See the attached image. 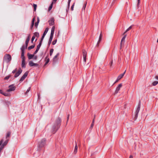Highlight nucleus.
Listing matches in <instances>:
<instances>
[{
	"instance_id": "18",
	"label": "nucleus",
	"mask_w": 158,
	"mask_h": 158,
	"mask_svg": "<svg viewBox=\"0 0 158 158\" xmlns=\"http://www.w3.org/2000/svg\"><path fill=\"white\" fill-rule=\"evenodd\" d=\"M125 39H124V38L123 39L122 38V39L121 40V43H120V49H121V48H122V47L123 45L124 44L125 42Z\"/></svg>"
},
{
	"instance_id": "39",
	"label": "nucleus",
	"mask_w": 158,
	"mask_h": 158,
	"mask_svg": "<svg viewBox=\"0 0 158 158\" xmlns=\"http://www.w3.org/2000/svg\"><path fill=\"white\" fill-rule=\"evenodd\" d=\"M30 87H29L28 88V89L26 91V94L27 93H28L29 91L30 90Z\"/></svg>"
},
{
	"instance_id": "12",
	"label": "nucleus",
	"mask_w": 158,
	"mask_h": 158,
	"mask_svg": "<svg viewBox=\"0 0 158 158\" xmlns=\"http://www.w3.org/2000/svg\"><path fill=\"white\" fill-rule=\"evenodd\" d=\"M48 28H47L46 29L45 31H44V33L43 34L42 36V37L41 40V41H43V40L44 36H45V35H46V34H47V32L48 31Z\"/></svg>"
},
{
	"instance_id": "42",
	"label": "nucleus",
	"mask_w": 158,
	"mask_h": 158,
	"mask_svg": "<svg viewBox=\"0 0 158 158\" xmlns=\"http://www.w3.org/2000/svg\"><path fill=\"white\" fill-rule=\"evenodd\" d=\"M35 39V37H34L33 36L32 38L31 39V42L32 43H33V41Z\"/></svg>"
},
{
	"instance_id": "51",
	"label": "nucleus",
	"mask_w": 158,
	"mask_h": 158,
	"mask_svg": "<svg viewBox=\"0 0 158 158\" xmlns=\"http://www.w3.org/2000/svg\"><path fill=\"white\" fill-rule=\"evenodd\" d=\"M34 23H31V28H32V27H33V26L34 25Z\"/></svg>"
},
{
	"instance_id": "35",
	"label": "nucleus",
	"mask_w": 158,
	"mask_h": 158,
	"mask_svg": "<svg viewBox=\"0 0 158 158\" xmlns=\"http://www.w3.org/2000/svg\"><path fill=\"white\" fill-rule=\"evenodd\" d=\"M33 7L34 8V10L35 11L37 7V5L35 4H33Z\"/></svg>"
},
{
	"instance_id": "1",
	"label": "nucleus",
	"mask_w": 158,
	"mask_h": 158,
	"mask_svg": "<svg viewBox=\"0 0 158 158\" xmlns=\"http://www.w3.org/2000/svg\"><path fill=\"white\" fill-rule=\"evenodd\" d=\"M61 122V119L60 118L58 117L55 120V125L53 126L52 128V132L54 133L59 128L60 123Z\"/></svg>"
},
{
	"instance_id": "43",
	"label": "nucleus",
	"mask_w": 158,
	"mask_h": 158,
	"mask_svg": "<svg viewBox=\"0 0 158 158\" xmlns=\"http://www.w3.org/2000/svg\"><path fill=\"white\" fill-rule=\"evenodd\" d=\"M112 64H113V61L112 60L110 62V68H111L112 67Z\"/></svg>"
},
{
	"instance_id": "26",
	"label": "nucleus",
	"mask_w": 158,
	"mask_h": 158,
	"mask_svg": "<svg viewBox=\"0 0 158 158\" xmlns=\"http://www.w3.org/2000/svg\"><path fill=\"white\" fill-rule=\"evenodd\" d=\"M11 133L10 132H8L7 133V134H6V139H9L8 138L9 137Z\"/></svg>"
},
{
	"instance_id": "30",
	"label": "nucleus",
	"mask_w": 158,
	"mask_h": 158,
	"mask_svg": "<svg viewBox=\"0 0 158 158\" xmlns=\"http://www.w3.org/2000/svg\"><path fill=\"white\" fill-rule=\"evenodd\" d=\"M2 94L6 96H10V94L7 93H4L2 92Z\"/></svg>"
},
{
	"instance_id": "64",
	"label": "nucleus",
	"mask_w": 158,
	"mask_h": 158,
	"mask_svg": "<svg viewBox=\"0 0 158 158\" xmlns=\"http://www.w3.org/2000/svg\"><path fill=\"white\" fill-rule=\"evenodd\" d=\"M125 32L123 33V35H124L125 34Z\"/></svg>"
},
{
	"instance_id": "60",
	"label": "nucleus",
	"mask_w": 158,
	"mask_h": 158,
	"mask_svg": "<svg viewBox=\"0 0 158 158\" xmlns=\"http://www.w3.org/2000/svg\"><path fill=\"white\" fill-rule=\"evenodd\" d=\"M138 5L139 3L140 0H138Z\"/></svg>"
},
{
	"instance_id": "24",
	"label": "nucleus",
	"mask_w": 158,
	"mask_h": 158,
	"mask_svg": "<svg viewBox=\"0 0 158 158\" xmlns=\"http://www.w3.org/2000/svg\"><path fill=\"white\" fill-rule=\"evenodd\" d=\"M102 39V35L101 33L99 37V40H98V43H97V45H98L99 43L100 42V41H101Z\"/></svg>"
},
{
	"instance_id": "22",
	"label": "nucleus",
	"mask_w": 158,
	"mask_h": 158,
	"mask_svg": "<svg viewBox=\"0 0 158 158\" xmlns=\"http://www.w3.org/2000/svg\"><path fill=\"white\" fill-rule=\"evenodd\" d=\"M33 36L35 37H35L38 38L39 36V33L37 32H35L34 33V35Z\"/></svg>"
},
{
	"instance_id": "37",
	"label": "nucleus",
	"mask_w": 158,
	"mask_h": 158,
	"mask_svg": "<svg viewBox=\"0 0 158 158\" xmlns=\"http://www.w3.org/2000/svg\"><path fill=\"white\" fill-rule=\"evenodd\" d=\"M56 41H57V40H56L53 41V42H52V44L53 45L55 44H56Z\"/></svg>"
},
{
	"instance_id": "3",
	"label": "nucleus",
	"mask_w": 158,
	"mask_h": 158,
	"mask_svg": "<svg viewBox=\"0 0 158 158\" xmlns=\"http://www.w3.org/2000/svg\"><path fill=\"white\" fill-rule=\"evenodd\" d=\"M9 140V139H6V140L2 144V143L3 142V139H2L0 141V146L1 147H2V148H3L4 146L7 144Z\"/></svg>"
},
{
	"instance_id": "50",
	"label": "nucleus",
	"mask_w": 158,
	"mask_h": 158,
	"mask_svg": "<svg viewBox=\"0 0 158 158\" xmlns=\"http://www.w3.org/2000/svg\"><path fill=\"white\" fill-rule=\"evenodd\" d=\"M94 125V123H92L91 124V127L92 128Z\"/></svg>"
},
{
	"instance_id": "40",
	"label": "nucleus",
	"mask_w": 158,
	"mask_h": 158,
	"mask_svg": "<svg viewBox=\"0 0 158 158\" xmlns=\"http://www.w3.org/2000/svg\"><path fill=\"white\" fill-rule=\"evenodd\" d=\"M132 26H130L127 29V31H128L132 28Z\"/></svg>"
},
{
	"instance_id": "55",
	"label": "nucleus",
	"mask_w": 158,
	"mask_h": 158,
	"mask_svg": "<svg viewBox=\"0 0 158 158\" xmlns=\"http://www.w3.org/2000/svg\"><path fill=\"white\" fill-rule=\"evenodd\" d=\"M155 78H156V79H157L158 80V76H156L155 77Z\"/></svg>"
},
{
	"instance_id": "56",
	"label": "nucleus",
	"mask_w": 158,
	"mask_h": 158,
	"mask_svg": "<svg viewBox=\"0 0 158 158\" xmlns=\"http://www.w3.org/2000/svg\"><path fill=\"white\" fill-rule=\"evenodd\" d=\"M0 93L1 94H2V90L0 89Z\"/></svg>"
},
{
	"instance_id": "4",
	"label": "nucleus",
	"mask_w": 158,
	"mask_h": 158,
	"mask_svg": "<svg viewBox=\"0 0 158 158\" xmlns=\"http://www.w3.org/2000/svg\"><path fill=\"white\" fill-rule=\"evenodd\" d=\"M46 139H43L39 142V147L42 148L43 147L45 144Z\"/></svg>"
},
{
	"instance_id": "2",
	"label": "nucleus",
	"mask_w": 158,
	"mask_h": 158,
	"mask_svg": "<svg viewBox=\"0 0 158 158\" xmlns=\"http://www.w3.org/2000/svg\"><path fill=\"white\" fill-rule=\"evenodd\" d=\"M11 60V56L9 54H6L3 57V61L6 63L9 62Z\"/></svg>"
},
{
	"instance_id": "7",
	"label": "nucleus",
	"mask_w": 158,
	"mask_h": 158,
	"mask_svg": "<svg viewBox=\"0 0 158 158\" xmlns=\"http://www.w3.org/2000/svg\"><path fill=\"white\" fill-rule=\"evenodd\" d=\"M28 74V72H26L24 75L19 80V81L21 82L23 81V80L26 78Z\"/></svg>"
},
{
	"instance_id": "10",
	"label": "nucleus",
	"mask_w": 158,
	"mask_h": 158,
	"mask_svg": "<svg viewBox=\"0 0 158 158\" xmlns=\"http://www.w3.org/2000/svg\"><path fill=\"white\" fill-rule=\"evenodd\" d=\"M29 64L30 66L32 67L33 66H38L39 65L37 63H33L32 61H30L29 62Z\"/></svg>"
},
{
	"instance_id": "23",
	"label": "nucleus",
	"mask_w": 158,
	"mask_h": 158,
	"mask_svg": "<svg viewBox=\"0 0 158 158\" xmlns=\"http://www.w3.org/2000/svg\"><path fill=\"white\" fill-rule=\"evenodd\" d=\"M54 30H55V27H54V26H53L52 27V29H51V35H53L54 33Z\"/></svg>"
},
{
	"instance_id": "5",
	"label": "nucleus",
	"mask_w": 158,
	"mask_h": 158,
	"mask_svg": "<svg viewBox=\"0 0 158 158\" xmlns=\"http://www.w3.org/2000/svg\"><path fill=\"white\" fill-rule=\"evenodd\" d=\"M9 89L7 90V91L8 92H9L11 91H14L16 88L13 85H12L9 86Z\"/></svg>"
},
{
	"instance_id": "33",
	"label": "nucleus",
	"mask_w": 158,
	"mask_h": 158,
	"mask_svg": "<svg viewBox=\"0 0 158 158\" xmlns=\"http://www.w3.org/2000/svg\"><path fill=\"white\" fill-rule=\"evenodd\" d=\"M53 2L52 3L48 8V10L50 11L52 8Z\"/></svg>"
},
{
	"instance_id": "45",
	"label": "nucleus",
	"mask_w": 158,
	"mask_h": 158,
	"mask_svg": "<svg viewBox=\"0 0 158 158\" xmlns=\"http://www.w3.org/2000/svg\"><path fill=\"white\" fill-rule=\"evenodd\" d=\"M37 58V57L36 56H34L33 57V59L35 60H36Z\"/></svg>"
},
{
	"instance_id": "49",
	"label": "nucleus",
	"mask_w": 158,
	"mask_h": 158,
	"mask_svg": "<svg viewBox=\"0 0 158 158\" xmlns=\"http://www.w3.org/2000/svg\"><path fill=\"white\" fill-rule=\"evenodd\" d=\"M74 5H73L72 6H71V9L72 10H73V7H74Z\"/></svg>"
},
{
	"instance_id": "19",
	"label": "nucleus",
	"mask_w": 158,
	"mask_h": 158,
	"mask_svg": "<svg viewBox=\"0 0 158 158\" xmlns=\"http://www.w3.org/2000/svg\"><path fill=\"white\" fill-rule=\"evenodd\" d=\"M30 40V37L28 36L27 39L26 40L25 42L26 48H27L28 45V43Z\"/></svg>"
},
{
	"instance_id": "27",
	"label": "nucleus",
	"mask_w": 158,
	"mask_h": 158,
	"mask_svg": "<svg viewBox=\"0 0 158 158\" xmlns=\"http://www.w3.org/2000/svg\"><path fill=\"white\" fill-rule=\"evenodd\" d=\"M40 22V19L38 17L37 18V21L36 22L35 24V26L37 28V27L38 25Z\"/></svg>"
},
{
	"instance_id": "53",
	"label": "nucleus",
	"mask_w": 158,
	"mask_h": 158,
	"mask_svg": "<svg viewBox=\"0 0 158 158\" xmlns=\"http://www.w3.org/2000/svg\"><path fill=\"white\" fill-rule=\"evenodd\" d=\"M127 35H124V37L123 38V39H125Z\"/></svg>"
},
{
	"instance_id": "16",
	"label": "nucleus",
	"mask_w": 158,
	"mask_h": 158,
	"mask_svg": "<svg viewBox=\"0 0 158 158\" xmlns=\"http://www.w3.org/2000/svg\"><path fill=\"white\" fill-rule=\"evenodd\" d=\"M126 72V70H125L124 71V72L123 73L120 74L119 75L118 77V80H120L121 78H122L123 76L124 75V74H125V73Z\"/></svg>"
},
{
	"instance_id": "20",
	"label": "nucleus",
	"mask_w": 158,
	"mask_h": 158,
	"mask_svg": "<svg viewBox=\"0 0 158 158\" xmlns=\"http://www.w3.org/2000/svg\"><path fill=\"white\" fill-rule=\"evenodd\" d=\"M25 59H23L22 60L21 66L22 67H25Z\"/></svg>"
},
{
	"instance_id": "38",
	"label": "nucleus",
	"mask_w": 158,
	"mask_h": 158,
	"mask_svg": "<svg viewBox=\"0 0 158 158\" xmlns=\"http://www.w3.org/2000/svg\"><path fill=\"white\" fill-rule=\"evenodd\" d=\"M10 75H9V76H6V77H5V78H4V79L5 80H7L10 77Z\"/></svg>"
},
{
	"instance_id": "44",
	"label": "nucleus",
	"mask_w": 158,
	"mask_h": 158,
	"mask_svg": "<svg viewBox=\"0 0 158 158\" xmlns=\"http://www.w3.org/2000/svg\"><path fill=\"white\" fill-rule=\"evenodd\" d=\"M52 40L49 39V41H48V44L49 45L50 44H51V43L52 42Z\"/></svg>"
},
{
	"instance_id": "46",
	"label": "nucleus",
	"mask_w": 158,
	"mask_h": 158,
	"mask_svg": "<svg viewBox=\"0 0 158 158\" xmlns=\"http://www.w3.org/2000/svg\"><path fill=\"white\" fill-rule=\"evenodd\" d=\"M35 18H33L32 19V23H34V22H35Z\"/></svg>"
},
{
	"instance_id": "31",
	"label": "nucleus",
	"mask_w": 158,
	"mask_h": 158,
	"mask_svg": "<svg viewBox=\"0 0 158 158\" xmlns=\"http://www.w3.org/2000/svg\"><path fill=\"white\" fill-rule=\"evenodd\" d=\"M158 84V81H154L153 82V83H152V85L153 86H155L156 85H157Z\"/></svg>"
},
{
	"instance_id": "32",
	"label": "nucleus",
	"mask_w": 158,
	"mask_h": 158,
	"mask_svg": "<svg viewBox=\"0 0 158 158\" xmlns=\"http://www.w3.org/2000/svg\"><path fill=\"white\" fill-rule=\"evenodd\" d=\"M26 48H26V46H25L24 45H23L22 48H21V51H24L25 49Z\"/></svg>"
},
{
	"instance_id": "28",
	"label": "nucleus",
	"mask_w": 158,
	"mask_h": 158,
	"mask_svg": "<svg viewBox=\"0 0 158 158\" xmlns=\"http://www.w3.org/2000/svg\"><path fill=\"white\" fill-rule=\"evenodd\" d=\"M35 45H34V44L33 45H31V46H30L28 48V50H30L31 49L34 48L35 47Z\"/></svg>"
},
{
	"instance_id": "63",
	"label": "nucleus",
	"mask_w": 158,
	"mask_h": 158,
	"mask_svg": "<svg viewBox=\"0 0 158 158\" xmlns=\"http://www.w3.org/2000/svg\"><path fill=\"white\" fill-rule=\"evenodd\" d=\"M128 31H127V30H126V31H125V33H126Z\"/></svg>"
},
{
	"instance_id": "58",
	"label": "nucleus",
	"mask_w": 158,
	"mask_h": 158,
	"mask_svg": "<svg viewBox=\"0 0 158 158\" xmlns=\"http://www.w3.org/2000/svg\"><path fill=\"white\" fill-rule=\"evenodd\" d=\"M69 115H68L67 117V121H68L69 118Z\"/></svg>"
},
{
	"instance_id": "48",
	"label": "nucleus",
	"mask_w": 158,
	"mask_h": 158,
	"mask_svg": "<svg viewBox=\"0 0 158 158\" xmlns=\"http://www.w3.org/2000/svg\"><path fill=\"white\" fill-rule=\"evenodd\" d=\"M119 80H118V78H117V80H116V81H115L114 82V84L115 83H116L118 81H119Z\"/></svg>"
},
{
	"instance_id": "62",
	"label": "nucleus",
	"mask_w": 158,
	"mask_h": 158,
	"mask_svg": "<svg viewBox=\"0 0 158 158\" xmlns=\"http://www.w3.org/2000/svg\"><path fill=\"white\" fill-rule=\"evenodd\" d=\"M57 0H53V2H55Z\"/></svg>"
},
{
	"instance_id": "11",
	"label": "nucleus",
	"mask_w": 158,
	"mask_h": 158,
	"mask_svg": "<svg viewBox=\"0 0 158 158\" xmlns=\"http://www.w3.org/2000/svg\"><path fill=\"white\" fill-rule=\"evenodd\" d=\"M122 86V84H120L118 85V86L117 87L115 91V94H116L118 92V91L119 90L120 88Z\"/></svg>"
},
{
	"instance_id": "34",
	"label": "nucleus",
	"mask_w": 158,
	"mask_h": 158,
	"mask_svg": "<svg viewBox=\"0 0 158 158\" xmlns=\"http://www.w3.org/2000/svg\"><path fill=\"white\" fill-rule=\"evenodd\" d=\"M53 51H54V50L53 49H51V50H50V54L51 56H52V55L53 52Z\"/></svg>"
},
{
	"instance_id": "59",
	"label": "nucleus",
	"mask_w": 158,
	"mask_h": 158,
	"mask_svg": "<svg viewBox=\"0 0 158 158\" xmlns=\"http://www.w3.org/2000/svg\"><path fill=\"white\" fill-rule=\"evenodd\" d=\"M116 0H113V1L112 2V4H113L114 3V1H115Z\"/></svg>"
},
{
	"instance_id": "21",
	"label": "nucleus",
	"mask_w": 158,
	"mask_h": 158,
	"mask_svg": "<svg viewBox=\"0 0 158 158\" xmlns=\"http://www.w3.org/2000/svg\"><path fill=\"white\" fill-rule=\"evenodd\" d=\"M21 58L23 59H25V57L24 56V51H21Z\"/></svg>"
},
{
	"instance_id": "6",
	"label": "nucleus",
	"mask_w": 158,
	"mask_h": 158,
	"mask_svg": "<svg viewBox=\"0 0 158 158\" xmlns=\"http://www.w3.org/2000/svg\"><path fill=\"white\" fill-rule=\"evenodd\" d=\"M82 54L83 58V60L85 62H86V56L87 55V52L85 50H83L82 51Z\"/></svg>"
},
{
	"instance_id": "61",
	"label": "nucleus",
	"mask_w": 158,
	"mask_h": 158,
	"mask_svg": "<svg viewBox=\"0 0 158 158\" xmlns=\"http://www.w3.org/2000/svg\"><path fill=\"white\" fill-rule=\"evenodd\" d=\"M94 120H95V119H93V120L92 123H94Z\"/></svg>"
},
{
	"instance_id": "57",
	"label": "nucleus",
	"mask_w": 158,
	"mask_h": 158,
	"mask_svg": "<svg viewBox=\"0 0 158 158\" xmlns=\"http://www.w3.org/2000/svg\"><path fill=\"white\" fill-rule=\"evenodd\" d=\"M129 158H133V156L131 155L130 156Z\"/></svg>"
},
{
	"instance_id": "36",
	"label": "nucleus",
	"mask_w": 158,
	"mask_h": 158,
	"mask_svg": "<svg viewBox=\"0 0 158 158\" xmlns=\"http://www.w3.org/2000/svg\"><path fill=\"white\" fill-rule=\"evenodd\" d=\"M86 4H87V2H85V4L84 5V6L83 7V8H82L83 10H85V7H86Z\"/></svg>"
},
{
	"instance_id": "8",
	"label": "nucleus",
	"mask_w": 158,
	"mask_h": 158,
	"mask_svg": "<svg viewBox=\"0 0 158 158\" xmlns=\"http://www.w3.org/2000/svg\"><path fill=\"white\" fill-rule=\"evenodd\" d=\"M42 42V41H41L40 40L39 44L37 45V48H36V50L34 52V54H36L38 52V51H39V50L40 48V46H41Z\"/></svg>"
},
{
	"instance_id": "54",
	"label": "nucleus",
	"mask_w": 158,
	"mask_h": 158,
	"mask_svg": "<svg viewBox=\"0 0 158 158\" xmlns=\"http://www.w3.org/2000/svg\"><path fill=\"white\" fill-rule=\"evenodd\" d=\"M71 0H69L68 1V4H69H69L70 3V2H71Z\"/></svg>"
},
{
	"instance_id": "41",
	"label": "nucleus",
	"mask_w": 158,
	"mask_h": 158,
	"mask_svg": "<svg viewBox=\"0 0 158 158\" xmlns=\"http://www.w3.org/2000/svg\"><path fill=\"white\" fill-rule=\"evenodd\" d=\"M53 35H50V38H49L50 40H52L53 37Z\"/></svg>"
},
{
	"instance_id": "14",
	"label": "nucleus",
	"mask_w": 158,
	"mask_h": 158,
	"mask_svg": "<svg viewBox=\"0 0 158 158\" xmlns=\"http://www.w3.org/2000/svg\"><path fill=\"white\" fill-rule=\"evenodd\" d=\"M54 19L53 18H51L48 21L49 24L50 25H53L54 24Z\"/></svg>"
},
{
	"instance_id": "52",
	"label": "nucleus",
	"mask_w": 158,
	"mask_h": 158,
	"mask_svg": "<svg viewBox=\"0 0 158 158\" xmlns=\"http://www.w3.org/2000/svg\"><path fill=\"white\" fill-rule=\"evenodd\" d=\"M3 148H2V147H1L0 146V152H1V150Z\"/></svg>"
},
{
	"instance_id": "13",
	"label": "nucleus",
	"mask_w": 158,
	"mask_h": 158,
	"mask_svg": "<svg viewBox=\"0 0 158 158\" xmlns=\"http://www.w3.org/2000/svg\"><path fill=\"white\" fill-rule=\"evenodd\" d=\"M59 53H58L57 54L54 56L53 59V63L54 64L57 60V58L59 56Z\"/></svg>"
},
{
	"instance_id": "47",
	"label": "nucleus",
	"mask_w": 158,
	"mask_h": 158,
	"mask_svg": "<svg viewBox=\"0 0 158 158\" xmlns=\"http://www.w3.org/2000/svg\"><path fill=\"white\" fill-rule=\"evenodd\" d=\"M16 69L15 70H13L12 72L13 73H14L16 72Z\"/></svg>"
},
{
	"instance_id": "17",
	"label": "nucleus",
	"mask_w": 158,
	"mask_h": 158,
	"mask_svg": "<svg viewBox=\"0 0 158 158\" xmlns=\"http://www.w3.org/2000/svg\"><path fill=\"white\" fill-rule=\"evenodd\" d=\"M35 54H31L29 53H27V56L29 59H31L34 56V55Z\"/></svg>"
},
{
	"instance_id": "9",
	"label": "nucleus",
	"mask_w": 158,
	"mask_h": 158,
	"mask_svg": "<svg viewBox=\"0 0 158 158\" xmlns=\"http://www.w3.org/2000/svg\"><path fill=\"white\" fill-rule=\"evenodd\" d=\"M140 104H139L138 105V106L135 111V118H136L138 117V114L139 112L140 108Z\"/></svg>"
},
{
	"instance_id": "25",
	"label": "nucleus",
	"mask_w": 158,
	"mask_h": 158,
	"mask_svg": "<svg viewBox=\"0 0 158 158\" xmlns=\"http://www.w3.org/2000/svg\"><path fill=\"white\" fill-rule=\"evenodd\" d=\"M76 143V145L75 147L74 150V152L75 153H76L77 152V144L76 142H75Z\"/></svg>"
},
{
	"instance_id": "15",
	"label": "nucleus",
	"mask_w": 158,
	"mask_h": 158,
	"mask_svg": "<svg viewBox=\"0 0 158 158\" xmlns=\"http://www.w3.org/2000/svg\"><path fill=\"white\" fill-rule=\"evenodd\" d=\"M22 70L20 69H19L18 72L16 73L15 74V77H18L19 75L21 73H22Z\"/></svg>"
},
{
	"instance_id": "29",
	"label": "nucleus",
	"mask_w": 158,
	"mask_h": 158,
	"mask_svg": "<svg viewBox=\"0 0 158 158\" xmlns=\"http://www.w3.org/2000/svg\"><path fill=\"white\" fill-rule=\"evenodd\" d=\"M45 60H46V62L45 63V65H46V64H47L48 63L50 60L49 58H47V56L45 58Z\"/></svg>"
}]
</instances>
